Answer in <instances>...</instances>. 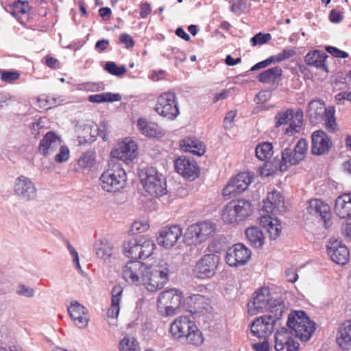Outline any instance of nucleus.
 <instances>
[{
	"mask_svg": "<svg viewBox=\"0 0 351 351\" xmlns=\"http://www.w3.org/2000/svg\"><path fill=\"white\" fill-rule=\"evenodd\" d=\"M307 148L308 143L304 138L300 139L293 146L289 145L284 148L282 151L281 160H276V158H274V162L266 161L265 167L268 171L266 176L274 173L277 171H285L289 167L298 165L304 158Z\"/></svg>",
	"mask_w": 351,
	"mask_h": 351,
	"instance_id": "f257e3e1",
	"label": "nucleus"
},
{
	"mask_svg": "<svg viewBox=\"0 0 351 351\" xmlns=\"http://www.w3.org/2000/svg\"><path fill=\"white\" fill-rule=\"evenodd\" d=\"M169 265L160 260L146 266L143 284L148 291L156 292L161 289L169 281Z\"/></svg>",
	"mask_w": 351,
	"mask_h": 351,
	"instance_id": "f03ea898",
	"label": "nucleus"
},
{
	"mask_svg": "<svg viewBox=\"0 0 351 351\" xmlns=\"http://www.w3.org/2000/svg\"><path fill=\"white\" fill-rule=\"evenodd\" d=\"M287 325L298 338L304 341L309 340L315 330V323L303 311L290 314Z\"/></svg>",
	"mask_w": 351,
	"mask_h": 351,
	"instance_id": "7ed1b4c3",
	"label": "nucleus"
},
{
	"mask_svg": "<svg viewBox=\"0 0 351 351\" xmlns=\"http://www.w3.org/2000/svg\"><path fill=\"white\" fill-rule=\"evenodd\" d=\"M139 176L143 188L152 196L159 197L167 193L165 178L156 169L142 170Z\"/></svg>",
	"mask_w": 351,
	"mask_h": 351,
	"instance_id": "20e7f679",
	"label": "nucleus"
},
{
	"mask_svg": "<svg viewBox=\"0 0 351 351\" xmlns=\"http://www.w3.org/2000/svg\"><path fill=\"white\" fill-rule=\"evenodd\" d=\"M307 116L310 122L316 125L323 121H325L326 128L331 132L335 130V109L330 107L327 109L324 102L320 100H312L308 104Z\"/></svg>",
	"mask_w": 351,
	"mask_h": 351,
	"instance_id": "39448f33",
	"label": "nucleus"
},
{
	"mask_svg": "<svg viewBox=\"0 0 351 351\" xmlns=\"http://www.w3.org/2000/svg\"><path fill=\"white\" fill-rule=\"evenodd\" d=\"M252 211V204L248 200L238 199L225 206L221 217L225 223L234 224L249 217Z\"/></svg>",
	"mask_w": 351,
	"mask_h": 351,
	"instance_id": "423d86ee",
	"label": "nucleus"
},
{
	"mask_svg": "<svg viewBox=\"0 0 351 351\" xmlns=\"http://www.w3.org/2000/svg\"><path fill=\"white\" fill-rule=\"evenodd\" d=\"M182 303V293L178 289H172L160 293L157 300V306L162 315L171 316L178 313Z\"/></svg>",
	"mask_w": 351,
	"mask_h": 351,
	"instance_id": "0eeeda50",
	"label": "nucleus"
},
{
	"mask_svg": "<svg viewBox=\"0 0 351 351\" xmlns=\"http://www.w3.org/2000/svg\"><path fill=\"white\" fill-rule=\"evenodd\" d=\"M126 182V174L119 166L104 171L99 178L101 189L109 193H116L122 189Z\"/></svg>",
	"mask_w": 351,
	"mask_h": 351,
	"instance_id": "6e6552de",
	"label": "nucleus"
},
{
	"mask_svg": "<svg viewBox=\"0 0 351 351\" xmlns=\"http://www.w3.org/2000/svg\"><path fill=\"white\" fill-rule=\"evenodd\" d=\"M155 110L168 119H175L180 114L176 94L171 92L162 94L158 99Z\"/></svg>",
	"mask_w": 351,
	"mask_h": 351,
	"instance_id": "1a4fd4ad",
	"label": "nucleus"
},
{
	"mask_svg": "<svg viewBox=\"0 0 351 351\" xmlns=\"http://www.w3.org/2000/svg\"><path fill=\"white\" fill-rule=\"evenodd\" d=\"M276 120V127L287 124L289 126L287 128L285 133L289 135H294L299 132L303 121V112L302 109H298L295 113L291 109H288L285 112H281L276 114L275 117Z\"/></svg>",
	"mask_w": 351,
	"mask_h": 351,
	"instance_id": "9d476101",
	"label": "nucleus"
},
{
	"mask_svg": "<svg viewBox=\"0 0 351 351\" xmlns=\"http://www.w3.org/2000/svg\"><path fill=\"white\" fill-rule=\"evenodd\" d=\"M220 258L215 254H208L199 259L193 269L195 276L199 279L213 277L217 268Z\"/></svg>",
	"mask_w": 351,
	"mask_h": 351,
	"instance_id": "9b49d317",
	"label": "nucleus"
},
{
	"mask_svg": "<svg viewBox=\"0 0 351 351\" xmlns=\"http://www.w3.org/2000/svg\"><path fill=\"white\" fill-rule=\"evenodd\" d=\"M14 191L18 199L25 202L35 199L37 195L35 184L25 176H20L15 180Z\"/></svg>",
	"mask_w": 351,
	"mask_h": 351,
	"instance_id": "f8f14e48",
	"label": "nucleus"
},
{
	"mask_svg": "<svg viewBox=\"0 0 351 351\" xmlns=\"http://www.w3.org/2000/svg\"><path fill=\"white\" fill-rule=\"evenodd\" d=\"M252 178L249 173L242 172L232 178L223 190V195L228 199L237 196L247 189Z\"/></svg>",
	"mask_w": 351,
	"mask_h": 351,
	"instance_id": "ddd939ff",
	"label": "nucleus"
},
{
	"mask_svg": "<svg viewBox=\"0 0 351 351\" xmlns=\"http://www.w3.org/2000/svg\"><path fill=\"white\" fill-rule=\"evenodd\" d=\"M146 266L139 261H130L123 267L122 277L129 283H143Z\"/></svg>",
	"mask_w": 351,
	"mask_h": 351,
	"instance_id": "4468645a",
	"label": "nucleus"
},
{
	"mask_svg": "<svg viewBox=\"0 0 351 351\" xmlns=\"http://www.w3.org/2000/svg\"><path fill=\"white\" fill-rule=\"evenodd\" d=\"M251 257V251L243 243L234 244L226 252V263L231 267L243 265Z\"/></svg>",
	"mask_w": 351,
	"mask_h": 351,
	"instance_id": "2eb2a0df",
	"label": "nucleus"
},
{
	"mask_svg": "<svg viewBox=\"0 0 351 351\" xmlns=\"http://www.w3.org/2000/svg\"><path fill=\"white\" fill-rule=\"evenodd\" d=\"M215 224L209 221H203L191 225L186 233L189 239L195 238L199 243L204 242L215 232Z\"/></svg>",
	"mask_w": 351,
	"mask_h": 351,
	"instance_id": "dca6fc26",
	"label": "nucleus"
},
{
	"mask_svg": "<svg viewBox=\"0 0 351 351\" xmlns=\"http://www.w3.org/2000/svg\"><path fill=\"white\" fill-rule=\"evenodd\" d=\"M175 168L179 174L190 180H194L199 176V166L191 157H179L175 161Z\"/></svg>",
	"mask_w": 351,
	"mask_h": 351,
	"instance_id": "f3484780",
	"label": "nucleus"
},
{
	"mask_svg": "<svg viewBox=\"0 0 351 351\" xmlns=\"http://www.w3.org/2000/svg\"><path fill=\"white\" fill-rule=\"evenodd\" d=\"M269 291L267 288L258 289L247 304L248 313L251 315L263 312L269 305L271 301Z\"/></svg>",
	"mask_w": 351,
	"mask_h": 351,
	"instance_id": "a211bd4d",
	"label": "nucleus"
},
{
	"mask_svg": "<svg viewBox=\"0 0 351 351\" xmlns=\"http://www.w3.org/2000/svg\"><path fill=\"white\" fill-rule=\"evenodd\" d=\"M307 209L310 214L319 217L322 219L326 228L332 226L331 211L328 204L319 199H311Z\"/></svg>",
	"mask_w": 351,
	"mask_h": 351,
	"instance_id": "6ab92c4d",
	"label": "nucleus"
},
{
	"mask_svg": "<svg viewBox=\"0 0 351 351\" xmlns=\"http://www.w3.org/2000/svg\"><path fill=\"white\" fill-rule=\"evenodd\" d=\"M291 330L283 327L275 334V349L276 351H297L299 343L291 337Z\"/></svg>",
	"mask_w": 351,
	"mask_h": 351,
	"instance_id": "aec40b11",
	"label": "nucleus"
},
{
	"mask_svg": "<svg viewBox=\"0 0 351 351\" xmlns=\"http://www.w3.org/2000/svg\"><path fill=\"white\" fill-rule=\"evenodd\" d=\"M327 252L331 260L339 265H345L350 256V252L345 245L337 239H330L327 245Z\"/></svg>",
	"mask_w": 351,
	"mask_h": 351,
	"instance_id": "412c9836",
	"label": "nucleus"
},
{
	"mask_svg": "<svg viewBox=\"0 0 351 351\" xmlns=\"http://www.w3.org/2000/svg\"><path fill=\"white\" fill-rule=\"evenodd\" d=\"M182 234L180 226L163 227L159 232L157 241L160 245L165 248H171L174 246Z\"/></svg>",
	"mask_w": 351,
	"mask_h": 351,
	"instance_id": "4be33fe9",
	"label": "nucleus"
},
{
	"mask_svg": "<svg viewBox=\"0 0 351 351\" xmlns=\"http://www.w3.org/2000/svg\"><path fill=\"white\" fill-rule=\"evenodd\" d=\"M311 153L320 156L329 152L332 147V141L328 134L322 130H317L311 135Z\"/></svg>",
	"mask_w": 351,
	"mask_h": 351,
	"instance_id": "5701e85b",
	"label": "nucleus"
},
{
	"mask_svg": "<svg viewBox=\"0 0 351 351\" xmlns=\"http://www.w3.org/2000/svg\"><path fill=\"white\" fill-rule=\"evenodd\" d=\"M274 319L268 315H263L255 319L251 324L252 333L258 337L263 338L271 335L274 330Z\"/></svg>",
	"mask_w": 351,
	"mask_h": 351,
	"instance_id": "b1692460",
	"label": "nucleus"
},
{
	"mask_svg": "<svg viewBox=\"0 0 351 351\" xmlns=\"http://www.w3.org/2000/svg\"><path fill=\"white\" fill-rule=\"evenodd\" d=\"M60 138L53 132H48L41 139L38 150L45 156L53 154L60 147Z\"/></svg>",
	"mask_w": 351,
	"mask_h": 351,
	"instance_id": "393cba45",
	"label": "nucleus"
},
{
	"mask_svg": "<svg viewBox=\"0 0 351 351\" xmlns=\"http://www.w3.org/2000/svg\"><path fill=\"white\" fill-rule=\"evenodd\" d=\"M137 149L136 144L132 141L122 142L117 149L111 152V156L128 162L137 156Z\"/></svg>",
	"mask_w": 351,
	"mask_h": 351,
	"instance_id": "a878e982",
	"label": "nucleus"
},
{
	"mask_svg": "<svg viewBox=\"0 0 351 351\" xmlns=\"http://www.w3.org/2000/svg\"><path fill=\"white\" fill-rule=\"evenodd\" d=\"M336 342L343 351L351 350V319L345 321L339 326Z\"/></svg>",
	"mask_w": 351,
	"mask_h": 351,
	"instance_id": "bb28decb",
	"label": "nucleus"
},
{
	"mask_svg": "<svg viewBox=\"0 0 351 351\" xmlns=\"http://www.w3.org/2000/svg\"><path fill=\"white\" fill-rule=\"evenodd\" d=\"M194 325L187 317H180L171 324L169 330L174 337L181 339L186 336Z\"/></svg>",
	"mask_w": 351,
	"mask_h": 351,
	"instance_id": "cd10ccee",
	"label": "nucleus"
},
{
	"mask_svg": "<svg viewBox=\"0 0 351 351\" xmlns=\"http://www.w3.org/2000/svg\"><path fill=\"white\" fill-rule=\"evenodd\" d=\"M334 210L340 218L346 219L351 217V193H343L337 197Z\"/></svg>",
	"mask_w": 351,
	"mask_h": 351,
	"instance_id": "c85d7f7f",
	"label": "nucleus"
},
{
	"mask_svg": "<svg viewBox=\"0 0 351 351\" xmlns=\"http://www.w3.org/2000/svg\"><path fill=\"white\" fill-rule=\"evenodd\" d=\"M328 56L324 51L314 50L309 51L304 58V61L307 65L321 69L326 73H328V66L325 64L326 60Z\"/></svg>",
	"mask_w": 351,
	"mask_h": 351,
	"instance_id": "c756f323",
	"label": "nucleus"
},
{
	"mask_svg": "<svg viewBox=\"0 0 351 351\" xmlns=\"http://www.w3.org/2000/svg\"><path fill=\"white\" fill-rule=\"evenodd\" d=\"M182 149L184 152H189L197 156H202L204 154L206 147L204 145L193 137H187L180 143Z\"/></svg>",
	"mask_w": 351,
	"mask_h": 351,
	"instance_id": "7c9ffc66",
	"label": "nucleus"
},
{
	"mask_svg": "<svg viewBox=\"0 0 351 351\" xmlns=\"http://www.w3.org/2000/svg\"><path fill=\"white\" fill-rule=\"evenodd\" d=\"M261 224L265 228L272 239H276L280 236L282 226L278 219L263 217L261 219Z\"/></svg>",
	"mask_w": 351,
	"mask_h": 351,
	"instance_id": "2f4dec72",
	"label": "nucleus"
},
{
	"mask_svg": "<svg viewBox=\"0 0 351 351\" xmlns=\"http://www.w3.org/2000/svg\"><path fill=\"white\" fill-rule=\"evenodd\" d=\"M246 237L250 243L256 248L261 247L265 243V237L259 227H250L245 230Z\"/></svg>",
	"mask_w": 351,
	"mask_h": 351,
	"instance_id": "473e14b6",
	"label": "nucleus"
},
{
	"mask_svg": "<svg viewBox=\"0 0 351 351\" xmlns=\"http://www.w3.org/2000/svg\"><path fill=\"white\" fill-rule=\"evenodd\" d=\"M137 128L143 135L148 137H156L161 134L158 125L146 119L140 118L137 122Z\"/></svg>",
	"mask_w": 351,
	"mask_h": 351,
	"instance_id": "72a5a7b5",
	"label": "nucleus"
},
{
	"mask_svg": "<svg viewBox=\"0 0 351 351\" xmlns=\"http://www.w3.org/2000/svg\"><path fill=\"white\" fill-rule=\"evenodd\" d=\"M282 75V69L280 66H277L270 68L266 71L261 72L258 76V82L265 84H274L280 78Z\"/></svg>",
	"mask_w": 351,
	"mask_h": 351,
	"instance_id": "f704fd0d",
	"label": "nucleus"
},
{
	"mask_svg": "<svg viewBox=\"0 0 351 351\" xmlns=\"http://www.w3.org/2000/svg\"><path fill=\"white\" fill-rule=\"evenodd\" d=\"M268 308L270 313V315H267L268 317H272V319H274V323L276 324L285 313L287 307L284 301L278 298L271 300Z\"/></svg>",
	"mask_w": 351,
	"mask_h": 351,
	"instance_id": "c9c22d12",
	"label": "nucleus"
},
{
	"mask_svg": "<svg viewBox=\"0 0 351 351\" xmlns=\"http://www.w3.org/2000/svg\"><path fill=\"white\" fill-rule=\"evenodd\" d=\"M139 239H131L127 241H125L123 245L124 254L128 257H131L134 259H141V246Z\"/></svg>",
	"mask_w": 351,
	"mask_h": 351,
	"instance_id": "e433bc0d",
	"label": "nucleus"
},
{
	"mask_svg": "<svg viewBox=\"0 0 351 351\" xmlns=\"http://www.w3.org/2000/svg\"><path fill=\"white\" fill-rule=\"evenodd\" d=\"M123 289L119 286H115L112 290L111 306L108 311V316L112 318L117 317L119 313V304Z\"/></svg>",
	"mask_w": 351,
	"mask_h": 351,
	"instance_id": "4c0bfd02",
	"label": "nucleus"
},
{
	"mask_svg": "<svg viewBox=\"0 0 351 351\" xmlns=\"http://www.w3.org/2000/svg\"><path fill=\"white\" fill-rule=\"evenodd\" d=\"M121 99V95L119 93H111L108 92L102 93L96 95H91L88 97V101L91 103H103L118 101Z\"/></svg>",
	"mask_w": 351,
	"mask_h": 351,
	"instance_id": "58836bf2",
	"label": "nucleus"
},
{
	"mask_svg": "<svg viewBox=\"0 0 351 351\" xmlns=\"http://www.w3.org/2000/svg\"><path fill=\"white\" fill-rule=\"evenodd\" d=\"M96 254L98 258L106 261L113 255V245L108 242L100 241L96 244Z\"/></svg>",
	"mask_w": 351,
	"mask_h": 351,
	"instance_id": "ea45409f",
	"label": "nucleus"
},
{
	"mask_svg": "<svg viewBox=\"0 0 351 351\" xmlns=\"http://www.w3.org/2000/svg\"><path fill=\"white\" fill-rule=\"evenodd\" d=\"M141 246V259H145L149 257L156 248V244L154 241L145 237L140 238Z\"/></svg>",
	"mask_w": 351,
	"mask_h": 351,
	"instance_id": "a19ab883",
	"label": "nucleus"
},
{
	"mask_svg": "<svg viewBox=\"0 0 351 351\" xmlns=\"http://www.w3.org/2000/svg\"><path fill=\"white\" fill-rule=\"evenodd\" d=\"M273 146L271 143L264 142L257 145L255 152L256 157L264 160L269 158L272 154Z\"/></svg>",
	"mask_w": 351,
	"mask_h": 351,
	"instance_id": "79ce46f5",
	"label": "nucleus"
},
{
	"mask_svg": "<svg viewBox=\"0 0 351 351\" xmlns=\"http://www.w3.org/2000/svg\"><path fill=\"white\" fill-rule=\"evenodd\" d=\"M188 342L195 346H199L204 342L202 332L197 328L195 324L185 337Z\"/></svg>",
	"mask_w": 351,
	"mask_h": 351,
	"instance_id": "37998d69",
	"label": "nucleus"
},
{
	"mask_svg": "<svg viewBox=\"0 0 351 351\" xmlns=\"http://www.w3.org/2000/svg\"><path fill=\"white\" fill-rule=\"evenodd\" d=\"M120 351H139V346L136 339L125 336L119 343Z\"/></svg>",
	"mask_w": 351,
	"mask_h": 351,
	"instance_id": "c03bdc74",
	"label": "nucleus"
},
{
	"mask_svg": "<svg viewBox=\"0 0 351 351\" xmlns=\"http://www.w3.org/2000/svg\"><path fill=\"white\" fill-rule=\"evenodd\" d=\"M95 162V154L94 152L88 150L82 154L78 159V165L81 168L90 169Z\"/></svg>",
	"mask_w": 351,
	"mask_h": 351,
	"instance_id": "a18cd8bd",
	"label": "nucleus"
},
{
	"mask_svg": "<svg viewBox=\"0 0 351 351\" xmlns=\"http://www.w3.org/2000/svg\"><path fill=\"white\" fill-rule=\"evenodd\" d=\"M105 69L111 75L122 76L125 74L127 70L125 66H118L114 62H107Z\"/></svg>",
	"mask_w": 351,
	"mask_h": 351,
	"instance_id": "49530a36",
	"label": "nucleus"
},
{
	"mask_svg": "<svg viewBox=\"0 0 351 351\" xmlns=\"http://www.w3.org/2000/svg\"><path fill=\"white\" fill-rule=\"evenodd\" d=\"M85 311V307L77 302L71 304L68 308V312L73 319L77 318L80 315H84Z\"/></svg>",
	"mask_w": 351,
	"mask_h": 351,
	"instance_id": "de8ad7c7",
	"label": "nucleus"
},
{
	"mask_svg": "<svg viewBox=\"0 0 351 351\" xmlns=\"http://www.w3.org/2000/svg\"><path fill=\"white\" fill-rule=\"evenodd\" d=\"M267 199L274 207H279L280 204L283 202V197L280 193L277 191H274L269 193Z\"/></svg>",
	"mask_w": 351,
	"mask_h": 351,
	"instance_id": "09e8293b",
	"label": "nucleus"
},
{
	"mask_svg": "<svg viewBox=\"0 0 351 351\" xmlns=\"http://www.w3.org/2000/svg\"><path fill=\"white\" fill-rule=\"evenodd\" d=\"M20 77V73L16 71H1V79L7 83H12Z\"/></svg>",
	"mask_w": 351,
	"mask_h": 351,
	"instance_id": "8fccbe9b",
	"label": "nucleus"
},
{
	"mask_svg": "<svg viewBox=\"0 0 351 351\" xmlns=\"http://www.w3.org/2000/svg\"><path fill=\"white\" fill-rule=\"evenodd\" d=\"M271 38L270 34H262L261 32L256 34L251 38V42L254 46L257 45H263L269 41Z\"/></svg>",
	"mask_w": 351,
	"mask_h": 351,
	"instance_id": "3c124183",
	"label": "nucleus"
},
{
	"mask_svg": "<svg viewBox=\"0 0 351 351\" xmlns=\"http://www.w3.org/2000/svg\"><path fill=\"white\" fill-rule=\"evenodd\" d=\"M149 228V225L147 223L141 221H134L130 228V232L133 234H139L146 231Z\"/></svg>",
	"mask_w": 351,
	"mask_h": 351,
	"instance_id": "603ef678",
	"label": "nucleus"
},
{
	"mask_svg": "<svg viewBox=\"0 0 351 351\" xmlns=\"http://www.w3.org/2000/svg\"><path fill=\"white\" fill-rule=\"evenodd\" d=\"M60 150L59 152L55 156V160L58 162H65L69 159V150L67 147L62 146L60 144V147H59Z\"/></svg>",
	"mask_w": 351,
	"mask_h": 351,
	"instance_id": "864d4df0",
	"label": "nucleus"
},
{
	"mask_svg": "<svg viewBox=\"0 0 351 351\" xmlns=\"http://www.w3.org/2000/svg\"><path fill=\"white\" fill-rule=\"evenodd\" d=\"M189 299L198 309L205 308V305H207V303L205 302V298L202 295L193 294L189 297Z\"/></svg>",
	"mask_w": 351,
	"mask_h": 351,
	"instance_id": "5fc2aeb1",
	"label": "nucleus"
},
{
	"mask_svg": "<svg viewBox=\"0 0 351 351\" xmlns=\"http://www.w3.org/2000/svg\"><path fill=\"white\" fill-rule=\"evenodd\" d=\"M66 247L69 251V253L73 258V263L75 265L76 268L78 270H80L81 266H80V261H79V256H78L77 252L74 248V247L70 243V242L69 241H66Z\"/></svg>",
	"mask_w": 351,
	"mask_h": 351,
	"instance_id": "6e6d98bb",
	"label": "nucleus"
},
{
	"mask_svg": "<svg viewBox=\"0 0 351 351\" xmlns=\"http://www.w3.org/2000/svg\"><path fill=\"white\" fill-rule=\"evenodd\" d=\"M326 50L336 58H346L348 57V53L347 52L341 51L335 47L328 46L326 47Z\"/></svg>",
	"mask_w": 351,
	"mask_h": 351,
	"instance_id": "4d7b16f0",
	"label": "nucleus"
},
{
	"mask_svg": "<svg viewBox=\"0 0 351 351\" xmlns=\"http://www.w3.org/2000/svg\"><path fill=\"white\" fill-rule=\"evenodd\" d=\"M16 293L19 295L31 298L34 295V290L32 288L27 287L24 285H20L18 287Z\"/></svg>",
	"mask_w": 351,
	"mask_h": 351,
	"instance_id": "13d9d810",
	"label": "nucleus"
},
{
	"mask_svg": "<svg viewBox=\"0 0 351 351\" xmlns=\"http://www.w3.org/2000/svg\"><path fill=\"white\" fill-rule=\"evenodd\" d=\"M119 40L121 43L124 44L128 49L132 48L134 45L133 38L130 35L126 33H123L120 36Z\"/></svg>",
	"mask_w": 351,
	"mask_h": 351,
	"instance_id": "bf43d9fd",
	"label": "nucleus"
},
{
	"mask_svg": "<svg viewBox=\"0 0 351 351\" xmlns=\"http://www.w3.org/2000/svg\"><path fill=\"white\" fill-rule=\"evenodd\" d=\"M236 116V112L234 111H229L223 120L224 127L226 129H230L232 128V122L234 119V118Z\"/></svg>",
	"mask_w": 351,
	"mask_h": 351,
	"instance_id": "052dcab7",
	"label": "nucleus"
},
{
	"mask_svg": "<svg viewBox=\"0 0 351 351\" xmlns=\"http://www.w3.org/2000/svg\"><path fill=\"white\" fill-rule=\"evenodd\" d=\"M45 59H46V64L49 68L53 69H57L60 67V62L58 61V59L54 58L51 56H47L45 57Z\"/></svg>",
	"mask_w": 351,
	"mask_h": 351,
	"instance_id": "680f3d73",
	"label": "nucleus"
},
{
	"mask_svg": "<svg viewBox=\"0 0 351 351\" xmlns=\"http://www.w3.org/2000/svg\"><path fill=\"white\" fill-rule=\"evenodd\" d=\"M14 6L23 14L27 13L29 8L28 2L21 1L20 0L14 3Z\"/></svg>",
	"mask_w": 351,
	"mask_h": 351,
	"instance_id": "e2e57ef3",
	"label": "nucleus"
},
{
	"mask_svg": "<svg viewBox=\"0 0 351 351\" xmlns=\"http://www.w3.org/2000/svg\"><path fill=\"white\" fill-rule=\"evenodd\" d=\"M329 18L331 22L337 23L342 21L343 15L341 12L332 10L330 12Z\"/></svg>",
	"mask_w": 351,
	"mask_h": 351,
	"instance_id": "0e129e2a",
	"label": "nucleus"
},
{
	"mask_svg": "<svg viewBox=\"0 0 351 351\" xmlns=\"http://www.w3.org/2000/svg\"><path fill=\"white\" fill-rule=\"evenodd\" d=\"M338 104H341L343 100L351 101V92H341L335 96Z\"/></svg>",
	"mask_w": 351,
	"mask_h": 351,
	"instance_id": "69168bd1",
	"label": "nucleus"
},
{
	"mask_svg": "<svg viewBox=\"0 0 351 351\" xmlns=\"http://www.w3.org/2000/svg\"><path fill=\"white\" fill-rule=\"evenodd\" d=\"M152 12V8L149 3H144L141 5L140 15L141 18L147 17Z\"/></svg>",
	"mask_w": 351,
	"mask_h": 351,
	"instance_id": "338daca9",
	"label": "nucleus"
},
{
	"mask_svg": "<svg viewBox=\"0 0 351 351\" xmlns=\"http://www.w3.org/2000/svg\"><path fill=\"white\" fill-rule=\"evenodd\" d=\"M252 348L256 351H269V345L267 341H263V343H254Z\"/></svg>",
	"mask_w": 351,
	"mask_h": 351,
	"instance_id": "774afa93",
	"label": "nucleus"
}]
</instances>
